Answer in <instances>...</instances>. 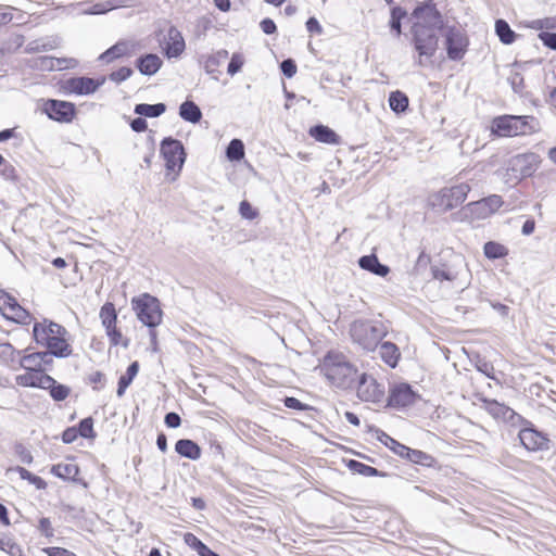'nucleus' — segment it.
Here are the masks:
<instances>
[{
    "label": "nucleus",
    "mask_w": 556,
    "mask_h": 556,
    "mask_svg": "<svg viewBox=\"0 0 556 556\" xmlns=\"http://www.w3.org/2000/svg\"><path fill=\"white\" fill-rule=\"evenodd\" d=\"M413 43L419 56L431 58L435 54L439 34L445 28V20L438 10L434 0L419 2L412 12Z\"/></svg>",
    "instance_id": "1"
},
{
    "label": "nucleus",
    "mask_w": 556,
    "mask_h": 556,
    "mask_svg": "<svg viewBox=\"0 0 556 556\" xmlns=\"http://www.w3.org/2000/svg\"><path fill=\"white\" fill-rule=\"evenodd\" d=\"M320 368L332 386L343 390L353 388L359 378L357 369L338 352H328Z\"/></svg>",
    "instance_id": "2"
},
{
    "label": "nucleus",
    "mask_w": 556,
    "mask_h": 556,
    "mask_svg": "<svg viewBox=\"0 0 556 556\" xmlns=\"http://www.w3.org/2000/svg\"><path fill=\"white\" fill-rule=\"evenodd\" d=\"M539 128V121L529 115H502L492 121V132L498 137L530 135Z\"/></svg>",
    "instance_id": "3"
},
{
    "label": "nucleus",
    "mask_w": 556,
    "mask_h": 556,
    "mask_svg": "<svg viewBox=\"0 0 556 556\" xmlns=\"http://www.w3.org/2000/svg\"><path fill=\"white\" fill-rule=\"evenodd\" d=\"M350 334L354 343L371 352L376 350L380 341L386 337L387 330L381 323L358 319L351 324Z\"/></svg>",
    "instance_id": "4"
},
{
    "label": "nucleus",
    "mask_w": 556,
    "mask_h": 556,
    "mask_svg": "<svg viewBox=\"0 0 556 556\" xmlns=\"http://www.w3.org/2000/svg\"><path fill=\"white\" fill-rule=\"evenodd\" d=\"M541 163L540 155L534 152H526L511 156L507 161L504 178L506 182L521 181L523 178L531 177Z\"/></svg>",
    "instance_id": "5"
},
{
    "label": "nucleus",
    "mask_w": 556,
    "mask_h": 556,
    "mask_svg": "<svg viewBox=\"0 0 556 556\" xmlns=\"http://www.w3.org/2000/svg\"><path fill=\"white\" fill-rule=\"evenodd\" d=\"M137 318L148 328H155L162 323L163 312L157 298L142 293L131 300Z\"/></svg>",
    "instance_id": "6"
},
{
    "label": "nucleus",
    "mask_w": 556,
    "mask_h": 556,
    "mask_svg": "<svg viewBox=\"0 0 556 556\" xmlns=\"http://www.w3.org/2000/svg\"><path fill=\"white\" fill-rule=\"evenodd\" d=\"M469 191L470 187L467 184L442 188L429 197V205L438 212H447L460 205Z\"/></svg>",
    "instance_id": "7"
},
{
    "label": "nucleus",
    "mask_w": 556,
    "mask_h": 556,
    "mask_svg": "<svg viewBox=\"0 0 556 556\" xmlns=\"http://www.w3.org/2000/svg\"><path fill=\"white\" fill-rule=\"evenodd\" d=\"M519 424L522 428L519 430L518 438L527 451L546 452L551 448L552 441L548 435L539 431L530 420L523 418Z\"/></svg>",
    "instance_id": "8"
},
{
    "label": "nucleus",
    "mask_w": 556,
    "mask_h": 556,
    "mask_svg": "<svg viewBox=\"0 0 556 556\" xmlns=\"http://www.w3.org/2000/svg\"><path fill=\"white\" fill-rule=\"evenodd\" d=\"M160 152L166 162L165 166L168 170H181L187 153L180 140L173 137L164 138L161 142Z\"/></svg>",
    "instance_id": "9"
},
{
    "label": "nucleus",
    "mask_w": 556,
    "mask_h": 556,
    "mask_svg": "<svg viewBox=\"0 0 556 556\" xmlns=\"http://www.w3.org/2000/svg\"><path fill=\"white\" fill-rule=\"evenodd\" d=\"M444 30V43L447 58L452 61L462 60L468 47V38L466 34L456 26L445 27Z\"/></svg>",
    "instance_id": "10"
},
{
    "label": "nucleus",
    "mask_w": 556,
    "mask_h": 556,
    "mask_svg": "<svg viewBox=\"0 0 556 556\" xmlns=\"http://www.w3.org/2000/svg\"><path fill=\"white\" fill-rule=\"evenodd\" d=\"M418 394L408 383H396L390 387L387 406L392 408H405L414 405Z\"/></svg>",
    "instance_id": "11"
},
{
    "label": "nucleus",
    "mask_w": 556,
    "mask_h": 556,
    "mask_svg": "<svg viewBox=\"0 0 556 556\" xmlns=\"http://www.w3.org/2000/svg\"><path fill=\"white\" fill-rule=\"evenodd\" d=\"M357 396L364 402L379 403L384 396V386L372 376L362 374L357 380Z\"/></svg>",
    "instance_id": "12"
},
{
    "label": "nucleus",
    "mask_w": 556,
    "mask_h": 556,
    "mask_svg": "<svg viewBox=\"0 0 556 556\" xmlns=\"http://www.w3.org/2000/svg\"><path fill=\"white\" fill-rule=\"evenodd\" d=\"M43 112L52 121L71 123L76 115V106L72 102L49 99L43 105Z\"/></svg>",
    "instance_id": "13"
},
{
    "label": "nucleus",
    "mask_w": 556,
    "mask_h": 556,
    "mask_svg": "<svg viewBox=\"0 0 556 556\" xmlns=\"http://www.w3.org/2000/svg\"><path fill=\"white\" fill-rule=\"evenodd\" d=\"M485 410L495 419L510 422L511 425L519 424L523 417L517 414L513 408L497 402L496 400H483Z\"/></svg>",
    "instance_id": "14"
},
{
    "label": "nucleus",
    "mask_w": 556,
    "mask_h": 556,
    "mask_svg": "<svg viewBox=\"0 0 556 556\" xmlns=\"http://www.w3.org/2000/svg\"><path fill=\"white\" fill-rule=\"evenodd\" d=\"M105 77L93 79L90 77H74L67 80L68 89L79 96L91 94L98 90L105 81Z\"/></svg>",
    "instance_id": "15"
},
{
    "label": "nucleus",
    "mask_w": 556,
    "mask_h": 556,
    "mask_svg": "<svg viewBox=\"0 0 556 556\" xmlns=\"http://www.w3.org/2000/svg\"><path fill=\"white\" fill-rule=\"evenodd\" d=\"M52 364L53 357L47 351L26 354L20 361V365L24 369H38V371L49 369Z\"/></svg>",
    "instance_id": "16"
},
{
    "label": "nucleus",
    "mask_w": 556,
    "mask_h": 556,
    "mask_svg": "<svg viewBox=\"0 0 556 556\" xmlns=\"http://www.w3.org/2000/svg\"><path fill=\"white\" fill-rule=\"evenodd\" d=\"M135 53V45L127 40H119L99 55V61L111 63L116 59L131 56Z\"/></svg>",
    "instance_id": "17"
},
{
    "label": "nucleus",
    "mask_w": 556,
    "mask_h": 556,
    "mask_svg": "<svg viewBox=\"0 0 556 556\" xmlns=\"http://www.w3.org/2000/svg\"><path fill=\"white\" fill-rule=\"evenodd\" d=\"M186 48L185 39L181 33L175 27L170 26L167 31V42L164 48V53L168 59L178 58Z\"/></svg>",
    "instance_id": "18"
},
{
    "label": "nucleus",
    "mask_w": 556,
    "mask_h": 556,
    "mask_svg": "<svg viewBox=\"0 0 556 556\" xmlns=\"http://www.w3.org/2000/svg\"><path fill=\"white\" fill-rule=\"evenodd\" d=\"M228 55L227 50L220 49L210 55H202L200 62L203 64L204 71L217 80L218 74H220L218 67L228 59Z\"/></svg>",
    "instance_id": "19"
},
{
    "label": "nucleus",
    "mask_w": 556,
    "mask_h": 556,
    "mask_svg": "<svg viewBox=\"0 0 556 556\" xmlns=\"http://www.w3.org/2000/svg\"><path fill=\"white\" fill-rule=\"evenodd\" d=\"M162 65V59L155 53H147L136 60V67L144 76L156 74Z\"/></svg>",
    "instance_id": "20"
},
{
    "label": "nucleus",
    "mask_w": 556,
    "mask_h": 556,
    "mask_svg": "<svg viewBox=\"0 0 556 556\" xmlns=\"http://www.w3.org/2000/svg\"><path fill=\"white\" fill-rule=\"evenodd\" d=\"M358 265L362 269L380 277H386L390 273L389 266L380 263L376 254H369L359 257Z\"/></svg>",
    "instance_id": "21"
},
{
    "label": "nucleus",
    "mask_w": 556,
    "mask_h": 556,
    "mask_svg": "<svg viewBox=\"0 0 556 556\" xmlns=\"http://www.w3.org/2000/svg\"><path fill=\"white\" fill-rule=\"evenodd\" d=\"M175 451L181 457L197 460L201 457V447L200 445L190 439H180L175 444Z\"/></svg>",
    "instance_id": "22"
},
{
    "label": "nucleus",
    "mask_w": 556,
    "mask_h": 556,
    "mask_svg": "<svg viewBox=\"0 0 556 556\" xmlns=\"http://www.w3.org/2000/svg\"><path fill=\"white\" fill-rule=\"evenodd\" d=\"M309 135L316 141L328 143V144H338L340 142L339 135L325 125H316L311 127Z\"/></svg>",
    "instance_id": "23"
},
{
    "label": "nucleus",
    "mask_w": 556,
    "mask_h": 556,
    "mask_svg": "<svg viewBox=\"0 0 556 556\" xmlns=\"http://www.w3.org/2000/svg\"><path fill=\"white\" fill-rule=\"evenodd\" d=\"M51 473L63 480H70L78 482L77 476L79 473V467L74 463H60L51 467Z\"/></svg>",
    "instance_id": "24"
},
{
    "label": "nucleus",
    "mask_w": 556,
    "mask_h": 556,
    "mask_svg": "<svg viewBox=\"0 0 556 556\" xmlns=\"http://www.w3.org/2000/svg\"><path fill=\"white\" fill-rule=\"evenodd\" d=\"M379 354L382 361L390 367L395 368L401 358V352L397 345L393 342L386 341L380 345Z\"/></svg>",
    "instance_id": "25"
},
{
    "label": "nucleus",
    "mask_w": 556,
    "mask_h": 556,
    "mask_svg": "<svg viewBox=\"0 0 556 556\" xmlns=\"http://www.w3.org/2000/svg\"><path fill=\"white\" fill-rule=\"evenodd\" d=\"M46 348L52 357L63 358L72 353L71 345L66 342L64 336L51 338Z\"/></svg>",
    "instance_id": "26"
},
{
    "label": "nucleus",
    "mask_w": 556,
    "mask_h": 556,
    "mask_svg": "<svg viewBox=\"0 0 556 556\" xmlns=\"http://www.w3.org/2000/svg\"><path fill=\"white\" fill-rule=\"evenodd\" d=\"M402 458H405L414 464L421 465L424 467H433L435 465V458L430 454H427L420 450H414L410 447H406L404 451Z\"/></svg>",
    "instance_id": "27"
},
{
    "label": "nucleus",
    "mask_w": 556,
    "mask_h": 556,
    "mask_svg": "<svg viewBox=\"0 0 556 556\" xmlns=\"http://www.w3.org/2000/svg\"><path fill=\"white\" fill-rule=\"evenodd\" d=\"M179 116L186 122L197 124L202 118V112L197 103L186 100L179 106Z\"/></svg>",
    "instance_id": "28"
},
{
    "label": "nucleus",
    "mask_w": 556,
    "mask_h": 556,
    "mask_svg": "<svg viewBox=\"0 0 556 556\" xmlns=\"http://www.w3.org/2000/svg\"><path fill=\"white\" fill-rule=\"evenodd\" d=\"M138 371H139V363L137 361L129 364L125 375H122L118 379L117 390H116V394L118 397H122L125 394L127 388L131 384L132 380L138 375Z\"/></svg>",
    "instance_id": "29"
},
{
    "label": "nucleus",
    "mask_w": 556,
    "mask_h": 556,
    "mask_svg": "<svg viewBox=\"0 0 556 556\" xmlns=\"http://www.w3.org/2000/svg\"><path fill=\"white\" fill-rule=\"evenodd\" d=\"M166 111V105L162 102L155 104L138 103L135 105L134 112L142 117H159Z\"/></svg>",
    "instance_id": "30"
},
{
    "label": "nucleus",
    "mask_w": 556,
    "mask_h": 556,
    "mask_svg": "<svg viewBox=\"0 0 556 556\" xmlns=\"http://www.w3.org/2000/svg\"><path fill=\"white\" fill-rule=\"evenodd\" d=\"M348 468L354 472L365 477H387L388 473L380 471L375 467L368 466L355 459H350L346 464Z\"/></svg>",
    "instance_id": "31"
},
{
    "label": "nucleus",
    "mask_w": 556,
    "mask_h": 556,
    "mask_svg": "<svg viewBox=\"0 0 556 556\" xmlns=\"http://www.w3.org/2000/svg\"><path fill=\"white\" fill-rule=\"evenodd\" d=\"M495 34L497 35L500 41L504 45H511L517 37L516 33L510 28L509 24L503 18L496 20Z\"/></svg>",
    "instance_id": "32"
},
{
    "label": "nucleus",
    "mask_w": 556,
    "mask_h": 556,
    "mask_svg": "<svg viewBox=\"0 0 556 556\" xmlns=\"http://www.w3.org/2000/svg\"><path fill=\"white\" fill-rule=\"evenodd\" d=\"M377 432V439L379 442H381L383 445H386L388 448H390L394 454L399 455L400 457L404 455V451H406V445L400 443L389 434H387L384 431L380 429H376Z\"/></svg>",
    "instance_id": "33"
},
{
    "label": "nucleus",
    "mask_w": 556,
    "mask_h": 556,
    "mask_svg": "<svg viewBox=\"0 0 556 556\" xmlns=\"http://www.w3.org/2000/svg\"><path fill=\"white\" fill-rule=\"evenodd\" d=\"M124 2V0H108L99 2L85 10V13L91 15L105 14L114 9L125 7Z\"/></svg>",
    "instance_id": "34"
},
{
    "label": "nucleus",
    "mask_w": 556,
    "mask_h": 556,
    "mask_svg": "<svg viewBox=\"0 0 556 556\" xmlns=\"http://www.w3.org/2000/svg\"><path fill=\"white\" fill-rule=\"evenodd\" d=\"M390 109L396 114L403 113L408 109V97L400 91H392L389 96Z\"/></svg>",
    "instance_id": "35"
},
{
    "label": "nucleus",
    "mask_w": 556,
    "mask_h": 556,
    "mask_svg": "<svg viewBox=\"0 0 556 556\" xmlns=\"http://www.w3.org/2000/svg\"><path fill=\"white\" fill-rule=\"evenodd\" d=\"M484 255L490 260H497L505 257L508 254V249L495 241H488L483 247Z\"/></svg>",
    "instance_id": "36"
},
{
    "label": "nucleus",
    "mask_w": 556,
    "mask_h": 556,
    "mask_svg": "<svg viewBox=\"0 0 556 556\" xmlns=\"http://www.w3.org/2000/svg\"><path fill=\"white\" fill-rule=\"evenodd\" d=\"M244 154V144L240 139H232L226 148V156L231 162L241 161Z\"/></svg>",
    "instance_id": "37"
},
{
    "label": "nucleus",
    "mask_w": 556,
    "mask_h": 556,
    "mask_svg": "<svg viewBox=\"0 0 556 556\" xmlns=\"http://www.w3.org/2000/svg\"><path fill=\"white\" fill-rule=\"evenodd\" d=\"M7 319H10L17 324H28L30 320V314L22 307L18 303L13 305L10 311L3 315Z\"/></svg>",
    "instance_id": "38"
},
{
    "label": "nucleus",
    "mask_w": 556,
    "mask_h": 556,
    "mask_svg": "<svg viewBox=\"0 0 556 556\" xmlns=\"http://www.w3.org/2000/svg\"><path fill=\"white\" fill-rule=\"evenodd\" d=\"M407 16V11L402 7H393L391 9V18L389 26L391 30L396 33V36L402 34V20Z\"/></svg>",
    "instance_id": "39"
},
{
    "label": "nucleus",
    "mask_w": 556,
    "mask_h": 556,
    "mask_svg": "<svg viewBox=\"0 0 556 556\" xmlns=\"http://www.w3.org/2000/svg\"><path fill=\"white\" fill-rule=\"evenodd\" d=\"M100 319L102 323V326H111L113 324H116L117 321V312L115 309V306L111 302H106L100 309Z\"/></svg>",
    "instance_id": "40"
},
{
    "label": "nucleus",
    "mask_w": 556,
    "mask_h": 556,
    "mask_svg": "<svg viewBox=\"0 0 556 556\" xmlns=\"http://www.w3.org/2000/svg\"><path fill=\"white\" fill-rule=\"evenodd\" d=\"M16 471L18 472L21 479L27 480L29 483L34 484L37 490H45L47 488V482L42 478L31 473L24 467H16Z\"/></svg>",
    "instance_id": "41"
},
{
    "label": "nucleus",
    "mask_w": 556,
    "mask_h": 556,
    "mask_svg": "<svg viewBox=\"0 0 556 556\" xmlns=\"http://www.w3.org/2000/svg\"><path fill=\"white\" fill-rule=\"evenodd\" d=\"M26 372L16 377V382L23 387L37 388L40 371L38 369H25Z\"/></svg>",
    "instance_id": "42"
},
{
    "label": "nucleus",
    "mask_w": 556,
    "mask_h": 556,
    "mask_svg": "<svg viewBox=\"0 0 556 556\" xmlns=\"http://www.w3.org/2000/svg\"><path fill=\"white\" fill-rule=\"evenodd\" d=\"M78 434L84 439H94L97 433L93 429V418L86 417L81 419L77 427Z\"/></svg>",
    "instance_id": "43"
},
{
    "label": "nucleus",
    "mask_w": 556,
    "mask_h": 556,
    "mask_svg": "<svg viewBox=\"0 0 556 556\" xmlns=\"http://www.w3.org/2000/svg\"><path fill=\"white\" fill-rule=\"evenodd\" d=\"M432 277L439 281H453L456 279V273L446 266H431Z\"/></svg>",
    "instance_id": "44"
},
{
    "label": "nucleus",
    "mask_w": 556,
    "mask_h": 556,
    "mask_svg": "<svg viewBox=\"0 0 556 556\" xmlns=\"http://www.w3.org/2000/svg\"><path fill=\"white\" fill-rule=\"evenodd\" d=\"M483 203L480 206H486V211L492 215L500 210L503 205L504 201L498 194H491L486 198H483Z\"/></svg>",
    "instance_id": "45"
},
{
    "label": "nucleus",
    "mask_w": 556,
    "mask_h": 556,
    "mask_svg": "<svg viewBox=\"0 0 556 556\" xmlns=\"http://www.w3.org/2000/svg\"><path fill=\"white\" fill-rule=\"evenodd\" d=\"M33 336L37 344L47 346L51 337L48 334L46 329L43 328V324L35 323L33 328Z\"/></svg>",
    "instance_id": "46"
},
{
    "label": "nucleus",
    "mask_w": 556,
    "mask_h": 556,
    "mask_svg": "<svg viewBox=\"0 0 556 556\" xmlns=\"http://www.w3.org/2000/svg\"><path fill=\"white\" fill-rule=\"evenodd\" d=\"M49 393H50V396L55 402H61V401H64L70 395L71 389L65 384L55 382L53 384V387L51 388V390L49 391Z\"/></svg>",
    "instance_id": "47"
},
{
    "label": "nucleus",
    "mask_w": 556,
    "mask_h": 556,
    "mask_svg": "<svg viewBox=\"0 0 556 556\" xmlns=\"http://www.w3.org/2000/svg\"><path fill=\"white\" fill-rule=\"evenodd\" d=\"M20 352L14 349V346L9 343H0V358L5 363H13L15 361V356L18 355Z\"/></svg>",
    "instance_id": "48"
},
{
    "label": "nucleus",
    "mask_w": 556,
    "mask_h": 556,
    "mask_svg": "<svg viewBox=\"0 0 556 556\" xmlns=\"http://www.w3.org/2000/svg\"><path fill=\"white\" fill-rule=\"evenodd\" d=\"M132 74H134L132 68H130L128 66H122L117 71L112 72L109 75V79L114 81V83H116V84H121L122 81H125L129 77H131Z\"/></svg>",
    "instance_id": "49"
},
{
    "label": "nucleus",
    "mask_w": 556,
    "mask_h": 556,
    "mask_svg": "<svg viewBox=\"0 0 556 556\" xmlns=\"http://www.w3.org/2000/svg\"><path fill=\"white\" fill-rule=\"evenodd\" d=\"M482 203L483 200L481 199L467 205L470 213L478 219H485L491 216V214L486 211V206H480Z\"/></svg>",
    "instance_id": "50"
},
{
    "label": "nucleus",
    "mask_w": 556,
    "mask_h": 556,
    "mask_svg": "<svg viewBox=\"0 0 556 556\" xmlns=\"http://www.w3.org/2000/svg\"><path fill=\"white\" fill-rule=\"evenodd\" d=\"M507 79L514 92L522 94L525 89L523 76L519 72H511Z\"/></svg>",
    "instance_id": "51"
},
{
    "label": "nucleus",
    "mask_w": 556,
    "mask_h": 556,
    "mask_svg": "<svg viewBox=\"0 0 556 556\" xmlns=\"http://www.w3.org/2000/svg\"><path fill=\"white\" fill-rule=\"evenodd\" d=\"M243 63H244V60H243L242 55L239 53H233L230 59V62L228 63L227 73L230 76L236 75L237 73H239L241 71Z\"/></svg>",
    "instance_id": "52"
},
{
    "label": "nucleus",
    "mask_w": 556,
    "mask_h": 556,
    "mask_svg": "<svg viewBox=\"0 0 556 556\" xmlns=\"http://www.w3.org/2000/svg\"><path fill=\"white\" fill-rule=\"evenodd\" d=\"M283 404L286 407L296 410H312L314 409L308 404L302 403L300 400L293 396H287L283 399Z\"/></svg>",
    "instance_id": "53"
},
{
    "label": "nucleus",
    "mask_w": 556,
    "mask_h": 556,
    "mask_svg": "<svg viewBox=\"0 0 556 556\" xmlns=\"http://www.w3.org/2000/svg\"><path fill=\"white\" fill-rule=\"evenodd\" d=\"M16 303L18 302L15 298L4 291L0 292V311L2 312V315L10 311L13 305H16Z\"/></svg>",
    "instance_id": "54"
},
{
    "label": "nucleus",
    "mask_w": 556,
    "mask_h": 556,
    "mask_svg": "<svg viewBox=\"0 0 556 556\" xmlns=\"http://www.w3.org/2000/svg\"><path fill=\"white\" fill-rule=\"evenodd\" d=\"M280 70L287 78H292L296 74V63L293 59H286L280 63Z\"/></svg>",
    "instance_id": "55"
},
{
    "label": "nucleus",
    "mask_w": 556,
    "mask_h": 556,
    "mask_svg": "<svg viewBox=\"0 0 556 556\" xmlns=\"http://www.w3.org/2000/svg\"><path fill=\"white\" fill-rule=\"evenodd\" d=\"M239 213L240 215L245 219H254L257 216V211L252 207V205L247 201L243 200L240 202L239 205Z\"/></svg>",
    "instance_id": "56"
},
{
    "label": "nucleus",
    "mask_w": 556,
    "mask_h": 556,
    "mask_svg": "<svg viewBox=\"0 0 556 556\" xmlns=\"http://www.w3.org/2000/svg\"><path fill=\"white\" fill-rule=\"evenodd\" d=\"M111 345L117 346L122 345L123 348L127 349L130 344V340L127 338H124L122 332L117 329L112 332V334L109 336Z\"/></svg>",
    "instance_id": "57"
},
{
    "label": "nucleus",
    "mask_w": 556,
    "mask_h": 556,
    "mask_svg": "<svg viewBox=\"0 0 556 556\" xmlns=\"http://www.w3.org/2000/svg\"><path fill=\"white\" fill-rule=\"evenodd\" d=\"M538 37L545 47L556 51V33L541 31Z\"/></svg>",
    "instance_id": "58"
},
{
    "label": "nucleus",
    "mask_w": 556,
    "mask_h": 556,
    "mask_svg": "<svg viewBox=\"0 0 556 556\" xmlns=\"http://www.w3.org/2000/svg\"><path fill=\"white\" fill-rule=\"evenodd\" d=\"M43 328L51 338H56L66 333V329L63 326L53 321H50L48 325H43Z\"/></svg>",
    "instance_id": "59"
},
{
    "label": "nucleus",
    "mask_w": 556,
    "mask_h": 556,
    "mask_svg": "<svg viewBox=\"0 0 556 556\" xmlns=\"http://www.w3.org/2000/svg\"><path fill=\"white\" fill-rule=\"evenodd\" d=\"M0 174L8 180H16L17 174L15 167L8 163L5 160L3 161V164L0 166Z\"/></svg>",
    "instance_id": "60"
},
{
    "label": "nucleus",
    "mask_w": 556,
    "mask_h": 556,
    "mask_svg": "<svg viewBox=\"0 0 556 556\" xmlns=\"http://www.w3.org/2000/svg\"><path fill=\"white\" fill-rule=\"evenodd\" d=\"M42 552L48 556H77L75 553L58 546L46 547Z\"/></svg>",
    "instance_id": "61"
},
{
    "label": "nucleus",
    "mask_w": 556,
    "mask_h": 556,
    "mask_svg": "<svg viewBox=\"0 0 556 556\" xmlns=\"http://www.w3.org/2000/svg\"><path fill=\"white\" fill-rule=\"evenodd\" d=\"M55 382L56 380L54 378L45 374L43 371H40L37 388L50 391Z\"/></svg>",
    "instance_id": "62"
},
{
    "label": "nucleus",
    "mask_w": 556,
    "mask_h": 556,
    "mask_svg": "<svg viewBox=\"0 0 556 556\" xmlns=\"http://www.w3.org/2000/svg\"><path fill=\"white\" fill-rule=\"evenodd\" d=\"M476 368L478 369V371L482 372L488 378L494 379V367L491 363L480 359L476 364Z\"/></svg>",
    "instance_id": "63"
},
{
    "label": "nucleus",
    "mask_w": 556,
    "mask_h": 556,
    "mask_svg": "<svg viewBox=\"0 0 556 556\" xmlns=\"http://www.w3.org/2000/svg\"><path fill=\"white\" fill-rule=\"evenodd\" d=\"M184 541L187 545H189L191 548H193L197 553L204 545V543L199 538H197L194 534H192L190 532L185 534Z\"/></svg>",
    "instance_id": "64"
}]
</instances>
